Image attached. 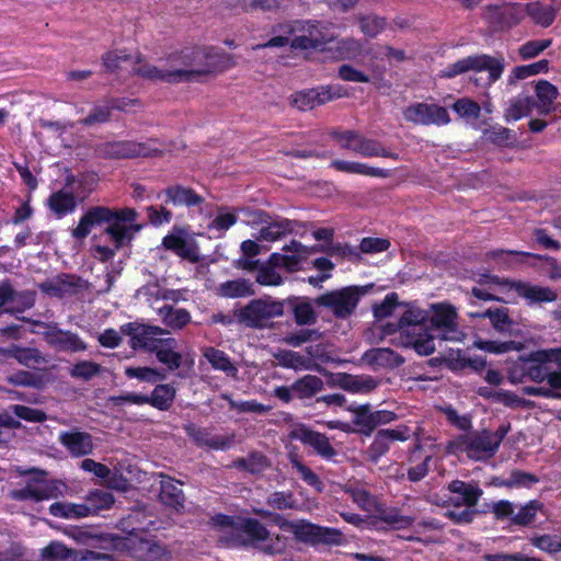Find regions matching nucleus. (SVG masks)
Instances as JSON below:
<instances>
[{
  "label": "nucleus",
  "mask_w": 561,
  "mask_h": 561,
  "mask_svg": "<svg viewBox=\"0 0 561 561\" xmlns=\"http://www.w3.org/2000/svg\"><path fill=\"white\" fill-rule=\"evenodd\" d=\"M237 65L234 57L209 46H191L173 51L165 58L167 82H190L213 76Z\"/></svg>",
  "instance_id": "nucleus-1"
},
{
  "label": "nucleus",
  "mask_w": 561,
  "mask_h": 561,
  "mask_svg": "<svg viewBox=\"0 0 561 561\" xmlns=\"http://www.w3.org/2000/svg\"><path fill=\"white\" fill-rule=\"evenodd\" d=\"M427 313L419 308H409L398 322H390L382 327L386 335L399 332L398 344L404 347L412 346L420 355H431L435 351L432 333L427 332Z\"/></svg>",
  "instance_id": "nucleus-2"
},
{
  "label": "nucleus",
  "mask_w": 561,
  "mask_h": 561,
  "mask_svg": "<svg viewBox=\"0 0 561 561\" xmlns=\"http://www.w3.org/2000/svg\"><path fill=\"white\" fill-rule=\"evenodd\" d=\"M214 526L222 534L220 539L234 541L239 538L240 531L247 534L257 548L270 554L282 553L286 549V539L280 536H271L270 533L257 522L248 519H234L225 515H217L213 518Z\"/></svg>",
  "instance_id": "nucleus-3"
},
{
  "label": "nucleus",
  "mask_w": 561,
  "mask_h": 561,
  "mask_svg": "<svg viewBox=\"0 0 561 561\" xmlns=\"http://www.w3.org/2000/svg\"><path fill=\"white\" fill-rule=\"evenodd\" d=\"M284 301L274 300L271 297L251 300L245 306L237 309L234 314L238 322L252 329L271 328L274 319L284 314Z\"/></svg>",
  "instance_id": "nucleus-4"
},
{
  "label": "nucleus",
  "mask_w": 561,
  "mask_h": 561,
  "mask_svg": "<svg viewBox=\"0 0 561 561\" xmlns=\"http://www.w3.org/2000/svg\"><path fill=\"white\" fill-rule=\"evenodd\" d=\"M138 142L135 140L107 141L95 148V153L103 159H135L162 157L163 151L152 148L151 142Z\"/></svg>",
  "instance_id": "nucleus-5"
},
{
  "label": "nucleus",
  "mask_w": 561,
  "mask_h": 561,
  "mask_svg": "<svg viewBox=\"0 0 561 561\" xmlns=\"http://www.w3.org/2000/svg\"><path fill=\"white\" fill-rule=\"evenodd\" d=\"M364 288L348 286L337 290H331L314 299V304L329 308L335 318L346 319L353 314L358 304L359 296L365 294Z\"/></svg>",
  "instance_id": "nucleus-6"
},
{
  "label": "nucleus",
  "mask_w": 561,
  "mask_h": 561,
  "mask_svg": "<svg viewBox=\"0 0 561 561\" xmlns=\"http://www.w3.org/2000/svg\"><path fill=\"white\" fill-rule=\"evenodd\" d=\"M114 502L112 493H90L83 504L55 503L49 511L54 516L65 518H80L108 508Z\"/></svg>",
  "instance_id": "nucleus-7"
},
{
  "label": "nucleus",
  "mask_w": 561,
  "mask_h": 561,
  "mask_svg": "<svg viewBox=\"0 0 561 561\" xmlns=\"http://www.w3.org/2000/svg\"><path fill=\"white\" fill-rule=\"evenodd\" d=\"M115 547L126 550L133 558L140 561H168L169 552L138 533H130L125 538H119Z\"/></svg>",
  "instance_id": "nucleus-8"
},
{
  "label": "nucleus",
  "mask_w": 561,
  "mask_h": 561,
  "mask_svg": "<svg viewBox=\"0 0 561 561\" xmlns=\"http://www.w3.org/2000/svg\"><path fill=\"white\" fill-rule=\"evenodd\" d=\"M503 68V62L494 57L488 55L469 56L451 65L448 70L444 72V76L451 78L469 70L477 72L488 70L489 73L484 80V84H491L501 77Z\"/></svg>",
  "instance_id": "nucleus-9"
},
{
  "label": "nucleus",
  "mask_w": 561,
  "mask_h": 561,
  "mask_svg": "<svg viewBox=\"0 0 561 561\" xmlns=\"http://www.w3.org/2000/svg\"><path fill=\"white\" fill-rule=\"evenodd\" d=\"M454 446L474 460L492 458L499 449L496 445H493L489 430L461 435L454 442Z\"/></svg>",
  "instance_id": "nucleus-10"
},
{
  "label": "nucleus",
  "mask_w": 561,
  "mask_h": 561,
  "mask_svg": "<svg viewBox=\"0 0 561 561\" xmlns=\"http://www.w3.org/2000/svg\"><path fill=\"white\" fill-rule=\"evenodd\" d=\"M32 324L39 327L43 331H37L44 340L57 351L64 352H81L87 348L85 343L71 331H62L58 328L57 323H46L38 320H28Z\"/></svg>",
  "instance_id": "nucleus-11"
},
{
  "label": "nucleus",
  "mask_w": 561,
  "mask_h": 561,
  "mask_svg": "<svg viewBox=\"0 0 561 561\" xmlns=\"http://www.w3.org/2000/svg\"><path fill=\"white\" fill-rule=\"evenodd\" d=\"M427 313L426 322L430 320L432 328L443 331L440 337L443 340H458L460 332L457 330L456 309L449 305H433L432 314ZM426 327H428L426 324ZM430 333V328H427Z\"/></svg>",
  "instance_id": "nucleus-12"
},
{
  "label": "nucleus",
  "mask_w": 561,
  "mask_h": 561,
  "mask_svg": "<svg viewBox=\"0 0 561 561\" xmlns=\"http://www.w3.org/2000/svg\"><path fill=\"white\" fill-rule=\"evenodd\" d=\"M87 287V283L72 274H59L38 285V288L50 297L64 298L75 296Z\"/></svg>",
  "instance_id": "nucleus-13"
},
{
  "label": "nucleus",
  "mask_w": 561,
  "mask_h": 561,
  "mask_svg": "<svg viewBox=\"0 0 561 561\" xmlns=\"http://www.w3.org/2000/svg\"><path fill=\"white\" fill-rule=\"evenodd\" d=\"M407 121L421 125H444L450 118L447 110L437 104L417 103L405 108Z\"/></svg>",
  "instance_id": "nucleus-14"
},
{
  "label": "nucleus",
  "mask_w": 561,
  "mask_h": 561,
  "mask_svg": "<svg viewBox=\"0 0 561 561\" xmlns=\"http://www.w3.org/2000/svg\"><path fill=\"white\" fill-rule=\"evenodd\" d=\"M115 209L105 206H94L81 217L79 225L72 230L76 239H84L94 226L112 222Z\"/></svg>",
  "instance_id": "nucleus-15"
},
{
  "label": "nucleus",
  "mask_w": 561,
  "mask_h": 561,
  "mask_svg": "<svg viewBox=\"0 0 561 561\" xmlns=\"http://www.w3.org/2000/svg\"><path fill=\"white\" fill-rule=\"evenodd\" d=\"M59 442L72 457H84L94 448L91 434L79 430L61 432Z\"/></svg>",
  "instance_id": "nucleus-16"
},
{
  "label": "nucleus",
  "mask_w": 561,
  "mask_h": 561,
  "mask_svg": "<svg viewBox=\"0 0 561 561\" xmlns=\"http://www.w3.org/2000/svg\"><path fill=\"white\" fill-rule=\"evenodd\" d=\"M290 436L304 444L310 445L322 457L332 458L336 454L324 434L310 431L306 427H298L290 433Z\"/></svg>",
  "instance_id": "nucleus-17"
},
{
  "label": "nucleus",
  "mask_w": 561,
  "mask_h": 561,
  "mask_svg": "<svg viewBox=\"0 0 561 561\" xmlns=\"http://www.w3.org/2000/svg\"><path fill=\"white\" fill-rule=\"evenodd\" d=\"M290 529L296 538L307 542L333 541L339 536V533L333 529L322 528L305 522L291 524Z\"/></svg>",
  "instance_id": "nucleus-18"
},
{
  "label": "nucleus",
  "mask_w": 561,
  "mask_h": 561,
  "mask_svg": "<svg viewBox=\"0 0 561 561\" xmlns=\"http://www.w3.org/2000/svg\"><path fill=\"white\" fill-rule=\"evenodd\" d=\"M178 342L173 337L159 340L151 353H154L158 360L168 366L170 370L180 368L182 364V355L176 351Z\"/></svg>",
  "instance_id": "nucleus-19"
},
{
  "label": "nucleus",
  "mask_w": 561,
  "mask_h": 561,
  "mask_svg": "<svg viewBox=\"0 0 561 561\" xmlns=\"http://www.w3.org/2000/svg\"><path fill=\"white\" fill-rule=\"evenodd\" d=\"M453 499V508L447 510V515L457 522H470L473 514V506L477 502L478 493H455Z\"/></svg>",
  "instance_id": "nucleus-20"
},
{
  "label": "nucleus",
  "mask_w": 561,
  "mask_h": 561,
  "mask_svg": "<svg viewBox=\"0 0 561 561\" xmlns=\"http://www.w3.org/2000/svg\"><path fill=\"white\" fill-rule=\"evenodd\" d=\"M289 104L291 107L301 112L312 111L318 106L324 105L321 88L295 92L289 96Z\"/></svg>",
  "instance_id": "nucleus-21"
},
{
  "label": "nucleus",
  "mask_w": 561,
  "mask_h": 561,
  "mask_svg": "<svg viewBox=\"0 0 561 561\" xmlns=\"http://www.w3.org/2000/svg\"><path fill=\"white\" fill-rule=\"evenodd\" d=\"M362 360L371 366L394 368L403 364L404 358L390 348H373L363 355Z\"/></svg>",
  "instance_id": "nucleus-22"
},
{
  "label": "nucleus",
  "mask_w": 561,
  "mask_h": 561,
  "mask_svg": "<svg viewBox=\"0 0 561 561\" xmlns=\"http://www.w3.org/2000/svg\"><path fill=\"white\" fill-rule=\"evenodd\" d=\"M161 322L170 330L183 329L190 321L191 314L185 309H178L170 305L157 306Z\"/></svg>",
  "instance_id": "nucleus-23"
},
{
  "label": "nucleus",
  "mask_w": 561,
  "mask_h": 561,
  "mask_svg": "<svg viewBox=\"0 0 561 561\" xmlns=\"http://www.w3.org/2000/svg\"><path fill=\"white\" fill-rule=\"evenodd\" d=\"M135 58L136 56L128 54L126 50L115 49L105 53L102 56V62L107 72L117 73L124 70L130 72Z\"/></svg>",
  "instance_id": "nucleus-24"
},
{
  "label": "nucleus",
  "mask_w": 561,
  "mask_h": 561,
  "mask_svg": "<svg viewBox=\"0 0 561 561\" xmlns=\"http://www.w3.org/2000/svg\"><path fill=\"white\" fill-rule=\"evenodd\" d=\"M216 294L224 298H245L255 294L253 284L249 279L238 278L220 284Z\"/></svg>",
  "instance_id": "nucleus-25"
},
{
  "label": "nucleus",
  "mask_w": 561,
  "mask_h": 561,
  "mask_svg": "<svg viewBox=\"0 0 561 561\" xmlns=\"http://www.w3.org/2000/svg\"><path fill=\"white\" fill-rule=\"evenodd\" d=\"M80 468L83 471L93 473L98 478L107 480V488L110 489H114L116 491L126 490L125 481H117L115 477H112L111 469L101 462H98L91 458H85L81 461Z\"/></svg>",
  "instance_id": "nucleus-26"
},
{
  "label": "nucleus",
  "mask_w": 561,
  "mask_h": 561,
  "mask_svg": "<svg viewBox=\"0 0 561 561\" xmlns=\"http://www.w3.org/2000/svg\"><path fill=\"white\" fill-rule=\"evenodd\" d=\"M353 152H356L363 157H385L398 159V154L387 150L381 146L380 142L368 139L358 133L355 144L353 146Z\"/></svg>",
  "instance_id": "nucleus-27"
},
{
  "label": "nucleus",
  "mask_w": 561,
  "mask_h": 561,
  "mask_svg": "<svg viewBox=\"0 0 561 561\" xmlns=\"http://www.w3.org/2000/svg\"><path fill=\"white\" fill-rule=\"evenodd\" d=\"M130 73L147 80H160L167 82L168 70L165 66V58L161 59L159 65L154 66L144 62L139 56H136Z\"/></svg>",
  "instance_id": "nucleus-28"
},
{
  "label": "nucleus",
  "mask_w": 561,
  "mask_h": 561,
  "mask_svg": "<svg viewBox=\"0 0 561 561\" xmlns=\"http://www.w3.org/2000/svg\"><path fill=\"white\" fill-rule=\"evenodd\" d=\"M538 482V478L535 474L527 473L524 471H513L507 479L494 478L492 479L491 485L495 488H507V489H530Z\"/></svg>",
  "instance_id": "nucleus-29"
},
{
  "label": "nucleus",
  "mask_w": 561,
  "mask_h": 561,
  "mask_svg": "<svg viewBox=\"0 0 561 561\" xmlns=\"http://www.w3.org/2000/svg\"><path fill=\"white\" fill-rule=\"evenodd\" d=\"M48 206L51 211L61 217L76 209V195L71 190H59L50 195L48 198Z\"/></svg>",
  "instance_id": "nucleus-30"
},
{
  "label": "nucleus",
  "mask_w": 561,
  "mask_h": 561,
  "mask_svg": "<svg viewBox=\"0 0 561 561\" xmlns=\"http://www.w3.org/2000/svg\"><path fill=\"white\" fill-rule=\"evenodd\" d=\"M0 353L15 358L20 364L26 367H35L36 365L47 364L48 362L36 348L12 346L11 348L0 350Z\"/></svg>",
  "instance_id": "nucleus-31"
},
{
  "label": "nucleus",
  "mask_w": 561,
  "mask_h": 561,
  "mask_svg": "<svg viewBox=\"0 0 561 561\" xmlns=\"http://www.w3.org/2000/svg\"><path fill=\"white\" fill-rule=\"evenodd\" d=\"M323 388V380L314 375H305L293 383L294 393L299 399H310Z\"/></svg>",
  "instance_id": "nucleus-32"
},
{
  "label": "nucleus",
  "mask_w": 561,
  "mask_h": 561,
  "mask_svg": "<svg viewBox=\"0 0 561 561\" xmlns=\"http://www.w3.org/2000/svg\"><path fill=\"white\" fill-rule=\"evenodd\" d=\"M512 287L520 296L534 302L554 301L558 297L557 294L548 287L531 286L522 282L513 283Z\"/></svg>",
  "instance_id": "nucleus-33"
},
{
  "label": "nucleus",
  "mask_w": 561,
  "mask_h": 561,
  "mask_svg": "<svg viewBox=\"0 0 561 561\" xmlns=\"http://www.w3.org/2000/svg\"><path fill=\"white\" fill-rule=\"evenodd\" d=\"M23 474H30L31 478L24 491H58L64 483L58 480H47V472L41 469L32 468L23 471Z\"/></svg>",
  "instance_id": "nucleus-34"
},
{
  "label": "nucleus",
  "mask_w": 561,
  "mask_h": 561,
  "mask_svg": "<svg viewBox=\"0 0 561 561\" xmlns=\"http://www.w3.org/2000/svg\"><path fill=\"white\" fill-rule=\"evenodd\" d=\"M274 358L279 366L294 370L311 369L313 367L310 358L290 350H280L274 353Z\"/></svg>",
  "instance_id": "nucleus-35"
},
{
  "label": "nucleus",
  "mask_w": 561,
  "mask_h": 561,
  "mask_svg": "<svg viewBox=\"0 0 561 561\" xmlns=\"http://www.w3.org/2000/svg\"><path fill=\"white\" fill-rule=\"evenodd\" d=\"M163 245L168 250L174 251L181 257L191 262L198 260L197 249L194 243L186 241L185 239L178 236H167L163 238Z\"/></svg>",
  "instance_id": "nucleus-36"
},
{
  "label": "nucleus",
  "mask_w": 561,
  "mask_h": 561,
  "mask_svg": "<svg viewBox=\"0 0 561 561\" xmlns=\"http://www.w3.org/2000/svg\"><path fill=\"white\" fill-rule=\"evenodd\" d=\"M331 165L337 171L347 172V173H356V174H365L369 176H378V178H389L391 172L389 170L371 168L363 163L358 162H348L343 160H333Z\"/></svg>",
  "instance_id": "nucleus-37"
},
{
  "label": "nucleus",
  "mask_w": 561,
  "mask_h": 561,
  "mask_svg": "<svg viewBox=\"0 0 561 561\" xmlns=\"http://www.w3.org/2000/svg\"><path fill=\"white\" fill-rule=\"evenodd\" d=\"M339 386L352 392H369L377 387V381L369 376L340 375Z\"/></svg>",
  "instance_id": "nucleus-38"
},
{
  "label": "nucleus",
  "mask_w": 561,
  "mask_h": 561,
  "mask_svg": "<svg viewBox=\"0 0 561 561\" xmlns=\"http://www.w3.org/2000/svg\"><path fill=\"white\" fill-rule=\"evenodd\" d=\"M558 10L559 8L557 7L543 5L539 2L529 3L526 8L528 16L542 27H548L553 23Z\"/></svg>",
  "instance_id": "nucleus-39"
},
{
  "label": "nucleus",
  "mask_w": 561,
  "mask_h": 561,
  "mask_svg": "<svg viewBox=\"0 0 561 561\" xmlns=\"http://www.w3.org/2000/svg\"><path fill=\"white\" fill-rule=\"evenodd\" d=\"M165 194L168 201L174 205L195 206L203 202V197L197 195L192 188L180 185L168 187Z\"/></svg>",
  "instance_id": "nucleus-40"
},
{
  "label": "nucleus",
  "mask_w": 561,
  "mask_h": 561,
  "mask_svg": "<svg viewBox=\"0 0 561 561\" xmlns=\"http://www.w3.org/2000/svg\"><path fill=\"white\" fill-rule=\"evenodd\" d=\"M471 317L477 318H489L492 327L499 332H506L508 328L513 324V320L508 316L507 308H489L486 311L479 312H470Z\"/></svg>",
  "instance_id": "nucleus-41"
},
{
  "label": "nucleus",
  "mask_w": 561,
  "mask_h": 561,
  "mask_svg": "<svg viewBox=\"0 0 561 561\" xmlns=\"http://www.w3.org/2000/svg\"><path fill=\"white\" fill-rule=\"evenodd\" d=\"M291 231L293 226L290 220L283 219L273 221L260 229V232L256 236V240L273 242Z\"/></svg>",
  "instance_id": "nucleus-42"
},
{
  "label": "nucleus",
  "mask_w": 561,
  "mask_h": 561,
  "mask_svg": "<svg viewBox=\"0 0 561 561\" xmlns=\"http://www.w3.org/2000/svg\"><path fill=\"white\" fill-rule=\"evenodd\" d=\"M536 105V101L530 96H518L511 101V104L505 113V121L511 119L517 121L524 116L530 115L533 108Z\"/></svg>",
  "instance_id": "nucleus-43"
},
{
  "label": "nucleus",
  "mask_w": 561,
  "mask_h": 561,
  "mask_svg": "<svg viewBox=\"0 0 561 561\" xmlns=\"http://www.w3.org/2000/svg\"><path fill=\"white\" fill-rule=\"evenodd\" d=\"M234 467L251 473H260L270 467V461L262 453L252 451L248 457L237 459Z\"/></svg>",
  "instance_id": "nucleus-44"
},
{
  "label": "nucleus",
  "mask_w": 561,
  "mask_h": 561,
  "mask_svg": "<svg viewBox=\"0 0 561 561\" xmlns=\"http://www.w3.org/2000/svg\"><path fill=\"white\" fill-rule=\"evenodd\" d=\"M356 21L359 24L362 33L369 38L376 37L387 25L386 19L376 14H358Z\"/></svg>",
  "instance_id": "nucleus-45"
},
{
  "label": "nucleus",
  "mask_w": 561,
  "mask_h": 561,
  "mask_svg": "<svg viewBox=\"0 0 561 561\" xmlns=\"http://www.w3.org/2000/svg\"><path fill=\"white\" fill-rule=\"evenodd\" d=\"M108 226L105 229V233L111 237V239L115 242L116 248L122 247L125 239H130L133 233L140 229V226L135 225H124L117 219H114L112 222H107Z\"/></svg>",
  "instance_id": "nucleus-46"
},
{
  "label": "nucleus",
  "mask_w": 561,
  "mask_h": 561,
  "mask_svg": "<svg viewBox=\"0 0 561 561\" xmlns=\"http://www.w3.org/2000/svg\"><path fill=\"white\" fill-rule=\"evenodd\" d=\"M277 265L271 263V256L262 263L257 270L256 282L263 286H278L283 283V278L276 272Z\"/></svg>",
  "instance_id": "nucleus-47"
},
{
  "label": "nucleus",
  "mask_w": 561,
  "mask_h": 561,
  "mask_svg": "<svg viewBox=\"0 0 561 561\" xmlns=\"http://www.w3.org/2000/svg\"><path fill=\"white\" fill-rule=\"evenodd\" d=\"M175 397V389L169 385H159L154 388L149 402L160 409L167 410Z\"/></svg>",
  "instance_id": "nucleus-48"
},
{
  "label": "nucleus",
  "mask_w": 561,
  "mask_h": 561,
  "mask_svg": "<svg viewBox=\"0 0 561 561\" xmlns=\"http://www.w3.org/2000/svg\"><path fill=\"white\" fill-rule=\"evenodd\" d=\"M101 370L102 367L99 364L91 360H81L70 368L69 374L72 378L88 381L98 376Z\"/></svg>",
  "instance_id": "nucleus-49"
},
{
  "label": "nucleus",
  "mask_w": 561,
  "mask_h": 561,
  "mask_svg": "<svg viewBox=\"0 0 561 561\" xmlns=\"http://www.w3.org/2000/svg\"><path fill=\"white\" fill-rule=\"evenodd\" d=\"M350 411L355 414L354 424L360 426L363 432L366 435L371 434L374 431L373 424V412L370 411V407L368 404L350 407Z\"/></svg>",
  "instance_id": "nucleus-50"
},
{
  "label": "nucleus",
  "mask_w": 561,
  "mask_h": 561,
  "mask_svg": "<svg viewBox=\"0 0 561 561\" xmlns=\"http://www.w3.org/2000/svg\"><path fill=\"white\" fill-rule=\"evenodd\" d=\"M204 356L216 369H220L227 374H234L237 370L222 351L208 347L205 350Z\"/></svg>",
  "instance_id": "nucleus-51"
},
{
  "label": "nucleus",
  "mask_w": 561,
  "mask_h": 561,
  "mask_svg": "<svg viewBox=\"0 0 561 561\" xmlns=\"http://www.w3.org/2000/svg\"><path fill=\"white\" fill-rule=\"evenodd\" d=\"M323 333L316 329H304L296 333H290L284 339L285 343L298 347L307 342H314L321 340Z\"/></svg>",
  "instance_id": "nucleus-52"
},
{
  "label": "nucleus",
  "mask_w": 561,
  "mask_h": 561,
  "mask_svg": "<svg viewBox=\"0 0 561 561\" xmlns=\"http://www.w3.org/2000/svg\"><path fill=\"white\" fill-rule=\"evenodd\" d=\"M537 103H545L546 105L554 104L559 96V90L556 85L546 80H540L535 87Z\"/></svg>",
  "instance_id": "nucleus-53"
},
{
  "label": "nucleus",
  "mask_w": 561,
  "mask_h": 561,
  "mask_svg": "<svg viewBox=\"0 0 561 561\" xmlns=\"http://www.w3.org/2000/svg\"><path fill=\"white\" fill-rule=\"evenodd\" d=\"M454 111L462 117L478 118L481 112L480 105L467 98L457 100L453 105Z\"/></svg>",
  "instance_id": "nucleus-54"
},
{
  "label": "nucleus",
  "mask_w": 561,
  "mask_h": 561,
  "mask_svg": "<svg viewBox=\"0 0 561 561\" xmlns=\"http://www.w3.org/2000/svg\"><path fill=\"white\" fill-rule=\"evenodd\" d=\"M295 321L299 325L313 324L317 316L310 302H300L294 307Z\"/></svg>",
  "instance_id": "nucleus-55"
},
{
  "label": "nucleus",
  "mask_w": 561,
  "mask_h": 561,
  "mask_svg": "<svg viewBox=\"0 0 561 561\" xmlns=\"http://www.w3.org/2000/svg\"><path fill=\"white\" fill-rule=\"evenodd\" d=\"M112 108L107 106H95L87 117L79 121L84 126H92L95 124H103L111 119Z\"/></svg>",
  "instance_id": "nucleus-56"
},
{
  "label": "nucleus",
  "mask_w": 561,
  "mask_h": 561,
  "mask_svg": "<svg viewBox=\"0 0 561 561\" xmlns=\"http://www.w3.org/2000/svg\"><path fill=\"white\" fill-rule=\"evenodd\" d=\"M297 30L302 35L307 36L310 42L316 46H320L325 42V37L318 24L310 22H299Z\"/></svg>",
  "instance_id": "nucleus-57"
},
{
  "label": "nucleus",
  "mask_w": 561,
  "mask_h": 561,
  "mask_svg": "<svg viewBox=\"0 0 561 561\" xmlns=\"http://www.w3.org/2000/svg\"><path fill=\"white\" fill-rule=\"evenodd\" d=\"M528 360L537 364L554 362L561 368V348H550L533 352L529 354Z\"/></svg>",
  "instance_id": "nucleus-58"
},
{
  "label": "nucleus",
  "mask_w": 561,
  "mask_h": 561,
  "mask_svg": "<svg viewBox=\"0 0 561 561\" xmlns=\"http://www.w3.org/2000/svg\"><path fill=\"white\" fill-rule=\"evenodd\" d=\"M483 137L494 145L502 146L507 144L513 135L506 127H491L483 130Z\"/></svg>",
  "instance_id": "nucleus-59"
},
{
  "label": "nucleus",
  "mask_w": 561,
  "mask_h": 561,
  "mask_svg": "<svg viewBox=\"0 0 561 561\" xmlns=\"http://www.w3.org/2000/svg\"><path fill=\"white\" fill-rule=\"evenodd\" d=\"M159 340L157 337H152L149 331H147V324L140 325L137 335L131 344V347L135 350L137 347L145 348L148 352H151L152 348L159 344Z\"/></svg>",
  "instance_id": "nucleus-60"
},
{
  "label": "nucleus",
  "mask_w": 561,
  "mask_h": 561,
  "mask_svg": "<svg viewBox=\"0 0 561 561\" xmlns=\"http://www.w3.org/2000/svg\"><path fill=\"white\" fill-rule=\"evenodd\" d=\"M125 374L130 378H138L140 380L156 381L164 379L158 370L150 367H127Z\"/></svg>",
  "instance_id": "nucleus-61"
},
{
  "label": "nucleus",
  "mask_w": 561,
  "mask_h": 561,
  "mask_svg": "<svg viewBox=\"0 0 561 561\" xmlns=\"http://www.w3.org/2000/svg\"><path fill=\"white\" fill-rule=\"evenodd\" d=\"M337 76L340 79L350 82H369L370 80L365 72L348 64H343L339 67Z\"/></svg>",
  "instance_id": "nucleus-62"
},
{
  "label": "nucleus",
  "mask_w": 561,
  "mask_h": 561,
  "mask_svg": "<svg viewBox=\"0 0 561 561\" xmlns=\"http://www.w3.org/2000/svg\"><path fill=\"white\" fill-rule=\"evenodd\" d=\"M397 306L398 295L396 293H391L386 296L381 304L374 306V316L378 320L387 318L392 313Z\"/></svg>",
  "instance_id": "nucleus-63"
},
{
  "label": "nucleus",
  "mask_w": 561,
  "mask_h": 561,
  "mask_svg": "<svg viewBox=\"0 0 561 561\" xmlns=\"http://www.w3.org/2000/svg\"><path fill=\"white\" fill-rule=\"evenodd\" d=\"M551 39L530 41L519 48V55L524 58H534L551 45Z\"/></svg>",
  "instance_id": "nucleus-64"
}]
</instances>
